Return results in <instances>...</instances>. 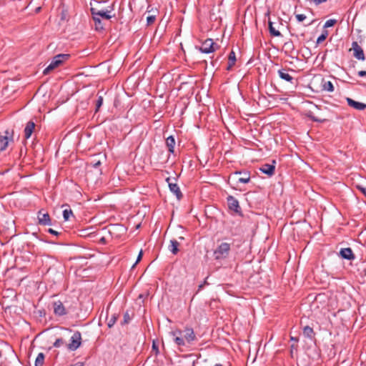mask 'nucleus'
<instances>
[{"mask_svg": "<svg viewBox=\"0 0 366 366\" xmlns=\"http://www.w3.org/2000/svg\"><path fill=\"white\" fill-rule=\"evenodd\" d=\"M228 59H229V61H228V66L227 67V70L229 71L232 68V66L234 65L235 61H236L235 53L233 51H232L229 53Z\"/></svg>", "mask_w": 366, "mask_h": 366, "instance_id": "22", "label": "nucleus"}, {"mask_svg": "<svg viewBox=\"0 0 366 366\" xmlns=\"http://www.w3.org/2000/svg\"><path fill=\"white\" fill-rule=\"evenodd\" d=\"M152 349L156 352V354L157 355L159 353V349L158 347L155 345V343H153Z\"/></svg>", "mask_w": 366, "mask_h": 366, "instance_id": "41", "label": "nucleus"}, {"mask_svg": "<svg viewBox=\"0 0 366 366\" xmlns=\"http://www.w3.org/2000/svg\"><path fill=\"white\" fill-rule=\"evenodd\" d=\"M307 116L310 119H311L313 122H315L322 123L325 121V119H319V118L313 116L311 112H310Z\"/></svg>", "mask_w": 366, "mask_h": 366, "instance_id": "34", "label": "nucleus"}, {"mask_svg": "<svg viewBox=\"0 0 366 366\" xmlns=\"http://www.w3.org/2000/svg\"><path fill=\"white\" fill-rule=\"evenodd\" d=\"M81 344V335L79 331L74 332L70 339V343L67 345V348L70 351H75Z\"/></svg>", "mask_w": 366, "mask_h": 366, "instance_id": "4", "label": "nucleus"}, {"mask_svg": "<svg viewBox=\"0 0 366 366\" xmlns=\"http://www.w3.org/2000/svg\"><path fill=\"white\" fill-rule=\"evenodd\" d=\"M167 182H168L170 191L175 194L178 199H181L182 194L177 184L171 182L169 178L167 179Z\"/></svg>", "mask_w": 366, "mask_h": 366, "instance_id": "14", "label": "nucleus"}, {"mask_svg": "<svg viewBox=\"0 0 366 366\" xmlns=\"http://www.w3.org/2000/svg\"><path fill=\"white\" fill-rule=\"evenodd\" d=\"M291 340H295V341H297V339H296V338H294V337H291Z\"/></svg>", "mask_w": 366, "mask_h": 366, "instance_id": "48", "label": "nucleus"}, {"mask_svg": "<svg viewBox=\"0 0 366 366\" xmlns=\"http://www.w3.org/2000/svg\"><path fill=\"white\" fill-rule=\"evenodd\" d=\"M358 76L361 77L366 76V71H360L358 72Z\"/></svg>", "mask_w": 366, "mask_h": 366, "instance_id": "40", "label": "nucleus"}, {"mask_svg": "<svg viewBox=\"0 0 366 366\" xmlns=\"http://www.w3.org/2000/svg\"><path fill=\"white\" fill-rule=\"evenodd\" d=\"M166 145L168 147L169 153L173 154L174 152L175 139L173 136H169L166 139Z\"/></svg>", "mask_w": 366, "mask_h": 366, "instance_id": "20", "label": "nucleus"}, {"mask_svg": "<svg viewBox=\"0 0 366 366\" xmlns=\"http://www.w3.org/2000/svg\"><path fill=\"white\" fill-rule=\"evenodd\" d=\"M65 343L64 340L62 338H58L56 340V341L54 342L53 346L54 347H60L61 345H63Z\"/></svg>", "mask_w": 366, "mask_h": 366, "instance_id": "31", "label": "nucleus"}, {"mask_svg": "<svg viewBox=\"0 0 366 366\" xmlns=\"http://www.w3.org/2000/svg\"><path fill=\"white\" fill-rule=\"evenodd\" d=\"M71 214H72V211H71V209H64V210L63 211V217H64V220H66V221L69 220V217H70V215H71Z\"/></svg>", "mask_w": 366, "mask_h": 366, "instance_id": "30", "label": "nucleus"}, {"mask_svg": "<svg viewBox=\"0 0 366 366\" xmlns=\"http://www.w3.org/2000/svg\"><path fill=\"white\" fill-rule=\"evenodd\" d=\"M242 175L237 179L238 183L247 184L250 182V173L247 171H237L232 174L233 176Z\"/></svg>", "mask_w": 366, "mask_h": 366, "instance_id": "12", "label": "nucleus"}, {"mask_svg": "<svg viewBox=\"0 0 366 366\" xmlns=\"http://www.w3.org/2000/svg\"><path fill=\"white\" fill-rule=\"evenodd\" d=\"M340 255L342 258L347 260H353L355 258L352 249L350 247L341 249Z\"/></svg>", "mask_w": 366, "mask_h": 366, "instance_id": "17", "label": "nucleus"}, {"mask_svg": "<svg viewBox=\"0 0 366 366\" xmlns=\"http://www.w3.org/2000/svg\"><path fill=\"white\" fill-rule=\"evenodd\" d=\"M322 87L324 91L332 92L334 91V86L330 81H323Z\"/></svg>", "mask_w": 366, "mask_h": 366, "instance_id": "23", "label": "nucleus"}, {"mask_svg": "<svg viewBox=\"0 0 366 366\" xmlns=\"http://www.w3.org/2000/svg\"><path fill=\"white\" fill-rule=\"evenodd\" d=\"M218 46L213 41L212 39H206L199 47V51L202 53L210 54L216 51Z\"/></svg>", "mask_w": 366, "mask_h": 366, "instance_id": "5", "label": "nucleus"}, {"mask_svg": "<svg viewBox=\"0 0 366 366\" xmlns=\"http://www.w3.org/2000/svg\"><path fill=\"white\" fill-rule=\"evenodd\" d=\"M269 11H267L266 16H269Z\"/></svg>", "mask_w": 366, "mask_h": 366, "instance_id": "47", "label": "nucleus"}, {"mask_svg": "<svg viewBox=\"0 0 366 366\" xmlns=\"http://www.w3.org/2000/svg\"><path fill=\"white\" fill-rule=\"evenodd\" d=\"M142 251L141 250L139 253V255L137 257V261L135 262V263L133 264L132 267H134L136 266V264L142 259Z\"/></svg>", "mask_w": 366, "mask_h": 366, "instance_id": "39", "label": "nucleus"}, {"mask_svg": "<svg viewBox=\"0 0 366 366\" xmlns=\"http://www.w3.org/2000/svg\"><path fill=\"white\" fill-rule=\"evenodd\" d=\"M337 21L335 19H329L326 21L324 25V28H329L334 26L336 24Z\"/></svg>", "mask_w": 366, "mask_h": 366, "instance_id": "33", "label": "nucleus"}, {"mask_svg": "<svg viewBox=\"0 0 366 366\" xmlns=\"http://www.w3.org/2000/svg\"><path fill=\"white\" fill-rule=\"evenodd\" d=\"M227 202L228 207L231 211L234 212L236 214H242L241 207L239 204V201L232 195H229L227 197Z\"/></svg>", "mask_w": 366, "mask_h": 366, "instance_id": "6", "label": "nucleus"}, {"mask_svg": "<svg viewBox=\"0 0 366 366\" xmlns=\"http://www.w3.org/2000/svg\"><path fill=\"white\" fill-rule=\"evenodd\" d=\"M14 131L10 129L5 130L0 134V152L4 151L10 142H13Z\"/></svg>", "mask_w": 366, "mask_h": 366, "instance_id": "2", "label": "nucleus"}, {"mask_svg": "<svg viewBox=\"0 0 366 366\" xmlns=\"http://www.w3.org/2000/svg\"><path fill=\"white\" fill-rule=\"evenodd\" d=\"M184 239V238L183 237H182V236H181V237H179V240H183Z\"/></svg>", "mask_w": 366, "mask_h": 366, "instance_id": "45", "label": "nucleus"}, {"mask_svg": "<svg viewBox=\"0 0 366 366\" xmlns=\"http://www.w3.org/2000/svg\"><path fill=\"white\" fill-rule=\"evenodd\" d=\"M346 101L350 107H353L357 110L362 111L366 109V104L356 102L350 97H347Z\"/></svg>", "mask_w": 366, "mask_h": 366, "instance_id": "16", "label": "nucleus"}, {"mask_svg": "<svg viewBox=\"0 0 366 366\" xmlns=\"http://www.w3.org/2000/svg\"><path fill=\"white\" fill-rule=\"evenodd\" d=\"M111 11L107 9H98L96 8H91V13L92 16H95L98 18H102L107 20L110 19L112 17L111 15Z\"/></svg>", "mask_w": 366, "mask_h": 366, "instance_id": "7", "label": "nucleus"}, {"mask_svg": "<svg viewBox=\"0 0 366 366\" xmlns=\"http://www.w3.org/2000/svg\"><path fill=\"white\" fill-rule=\"evenodd\" d=\"M303 334L305 337L312 339L314 335L313 329L309 326H305L303 330Z\"/></svg>", "mask_w": 366, "mask_h": 366, "instance_id": "27", "label": "nucleus"}, {"mask_svg": "<svg viewBox=\"0 0 366 366\" xmlns=\"http://www.w3.org/2000/svg\"><path fill=\"white\" fill-rule=\"evenodd\" d=\"M117 320V316L114 314L112 315V317H110V319L107 322V326L109 328L112 327L115 324Z\"/></svg>", "mask_w": 366, "mask_h": 366, "instance_id": "28", "label": "nucleus"}, {"mask_svg": "<svg viewBox=\"0 0 366 366\" xmlns=\"http://www.w3.org/2000/svg\"><path fill=\"white\" fill-rule=\"evenodd\" d=\"M327 36V31H324L323 33L317 38V44H320L326 39Z\"/></svg>", "mask_w": 366, "mask_h": 366, "instance_id": "29", "label": "nucleus"}, {"mask_svg": "<svg viewBox=\"0 0 366 366\" xmlns=\"http://www.w3.org/2000/svg\"><path fill=\"white\" fill-rule=\"evenodd\" d=\"M202 287H203V285L202 284L199 285V290H198L199 291L200 290L202 289Z\"/></svg>", "mask_w": 366, "mask_h": 366, "instance_id": "44", "label": "nucleus"}, {"mask_svg": "<svg viewBox=\"0 0 366 366\" xmlns=\"http://www.w3.org/2000/svg\"><path fill=\"white\" fill-rule=\"evenodd\" d=\"M38 221L39 224L41 225H51V220L49 213H42V210H40L38 212Z\"/></svg>", "mask_w": 366, "mask_h": 366, "instance_id": "11", "label": "nucleus"}, {"mask_svg": "<svg viewBox=\"0 0 366 366\" xmlns=\"http://www.w3.org/2000/svg\"><path fill=\"white\" fill-rule=\"evenodd\" d=\"M128 318V315L127 314H125L124 315V321L127 322V319Z\"/></svg>", "mask_w": 366, "mask_h": 366, "instance_id": "43", "label": "nucleus"}, {"mask_svg": "<svg viewBox=\"0 0 366 366\" xmlns=\"http://www.w3.org/2000/svg\"><path fill=\"white\" fill-rule=\"evenodd\" d=\"M291 44V43H290V42H287V43H285V46H287V45H289V44Z\"/></svg>", "mask_w": 366, "mask_h": 366, "instance_id": "46", "label": "nucleus"}, {"mask_svg": "<svg viewBox=\"0 0 366 366\" xmlns=\"http://www.w3.org/2000/svg\"><path fill=\"white\" fill-rule=\"evenodd\" d=\"M69 57V54H59L56 55L51 61L48 66L44 69L43 74H48L51 71L59 66L64 61Z\"/></svg>", "mask_w": 366, "mask_h": 366, "instance_id": "1", "label": "nucleus"}, {"mask_svg": "<svg viewBox=\"0 0 366 366\" xmlns=\"http://www.w3.org/2000/svg\"><path fill=\"white\" fill-rule=\"evenodd\" d=\"M296 19L298 21H302L306 19V16L305 14H296Z\"/></svg>", "mask_w": 366, "mask_h": 366, "instance_id": "38", "label": "nucleus"}, {"mask_svg": "<svg viewBox=\"0 0 366 366\" xmlns=\"http://www.w3.org/2000/svg\"><path fill=\"white\" fill-rule=\"evenodd\" d=\"M93 17V19L94 21V24H95V29L97 31H102L104 29V25L101 21V19L100 18H98L95 16H92Z\"/></svg>", "mask_w": 366, "mask_h": 366, "instance_id": "24", "label": "nucleus"}, {"mask_svg": "<svg viewBox=\"0 0 366 366\" xmlns=\"http://www.w3.org/2000/svg\"><path fill=\"white\" fill-rule=\"evenodd\" d=\"M155 19H156L155 16H153V15L147 16V24L150 25V24H153L155 21Z\"/></svg>", "mask_w": 366, "mask_h": 366, "instance_id": "36", "label": "nucleus"}, {"mask_svg": "<svg viewBox=\"0 0 366 366\" xmlns=\"http://www.w3.org/2000/svg\"><path fill=\"white\" fill-rule=\"evenodd\" d=\"M272 164H263L261 168L259 169L260 171L265 174H267L268 176H272L274 174V169H275V163L276 162L274 160L272 161Z\"/></svg>", "mask_w": 366, "mask_h": 366, "instance_id": "13", "label": "nucleus"}, {"mask_svg": "<svg viewBox=\"0 0 366 366\" xmlns=\"http://www.w3.org/2000/svg\"><path fill=\"white\" fill-rule=\"evenodd\" d=\"M54 313L57 316H63L66 314V310L61 301L53 303Z\"/></svg>", "mask_w": 366, "mask_h": 366, "instance_id": "10", "label": "nucleus"}, {"mask_svg": "<svg viewBox=\"0 0 366 366\" xmlns=\"http://www.w3.org/2000/svg\"><path fill=\"white\" fill-rule=\"evenodd\" d=\"M269 31L271 35L274 36H280L282 35L278 30L275 29L271 21H269Z\"/></svg>", "mask_w": 366, "mask_h": 366, "instance_id": "26", "label": "nucleus"}, {"mask_svg": "<svg viewBox=\"0 0 366 366\" xmlns=\"http://www.w3.org/2000/svg\"><path fill=\"white\" fill-rule=\"evenodd\" d=\"M182 334L185 341L189 344L197 340L194 330L191 327H186L184 331H182Z\"/></svg>", "mask_w": 366, "mask_h": 366, "instance_id": "9", "label": "nucleus"}, {"mask_svg": "<svg viewBox=\"0 0 366 366\" xmlns=\"http://www.w3.org/2000/svg\"><path fill=\"white\" fill-rule=\"evenodd\" d=\"M179 242L177 239H173L170 240V244L168 247V249L172 252V254H177L179 252Z\"/></svg>", "mask_w": 366, "mask_h": 366, "instance_id": "19", "label": "nucleus"}, {"mask_svg": "<svg viewBox=\"0 0 366 366\" xmlns=\"http://www.w3.org/2000/svg\"><path fill=\"white\" fill-rule=\"evenodd\" d=\"M44 357L45 356L44 353H39L35 360V366H43L44 362Z\"/></svg>", "mask_w": 366, "mask_h": 366, "instance_id": "25", "label": "nucleus"}, {"mask_svg": "<svg viewBox=\"0 0 366 366\" xmlns=\"http://www.w3.org/2000/svg\"><path fill=\"white\" fill-rule=\"evenodd\" d=\"M48 232L50 233V234H54V235H57L59 233L58 232L55 231L54 229H49Z\"/></svg>", "mask_w": 366, "mask_h": 366, "instance_id": "42", "label": "nucleus"}, {"mask_svg": "<svg viewBox=\"0 0 366 366\" xmlns=\"http://www.w3.org/2000/svg\"><path fill=\"white\" fill-rule=\"evenodd\" d=\"M103 104V97L102 96H99L96 102V112L99 109Z\"/></svg>", "mask_w": 366, "mask_h": 366, "instance_id": "32", "label": "nucleus"}, {"mask_svg": "<svg viewBox=\"0 0 366 366\" xmlns=\"http://www.w3.org/2000/svg\"><path fill=\"white\" fill-rule=\"evenodd\" d=\"M357 189L360 191L364 195L365 197H366V187H365L364 186L362 185H357L356 186Z\"/></svg>", "mask_w": 366, "mask_h": 366, "instance_id": "37", "label": "nucleus"}, {"mask_svg": "<svg viewBox=\"0 0 366 366\" xmlns=\"http://www.w3.org/2000/svg\"><path fill=\"white\" fill-rule=\"evenodd\" d=\"M278 74L282 79L292 83L293 77L286 72L284 69L278 70Z\"/></svg>", "mask_w": 366, "mask_h": 366, "instance_id": "21", "label": "nucleus"}, {"mask_svg": "<svg viewBox=\"0 0 366 366\" xmlns=\"http://www.w3.org/2000/svg\"><path fill=\"white\" fill-rule=\"evenodd\" d=\"M101 161L100 160H92L91 162H90V164L92 166V167L94 168H98L100 165H101Z\"/></svg>", "mask_w": 366, "mask_h": 366, "instance_id": "35", "label": "nucleus"}, {"mask_svg": "<svg viewBox=\"0 0 366 366\" xmlns=\"http://www.w3.org/2000/svg\"><path fill=\"white\" fill-rule=\"evenodd\" d=\"M35 128V124L32 121H29L27 122L25 129H24V137L25 139H28L30 138L31 135L32 134L34 129Z\"/></svg>", "mask_w": 366, "mask_h": 366, "instance_id": "18", "label": "nucleus"}, {"mask_svg": "<svg viewBox=\"0 0 366 366\" xmlns=\"http://www.w3.org/2000/svg\"><path fill=\"white\" fill-rule=\"evenodd\" d=\"M230 250V244L227 242H222L214 250V255L215 259H222L226 258Z\"/></svg>", "mask_w": 366, "mask_h": 366, "instance_id": "3", "label": "nucleus"}, {"mask_svg": "<svg viewBox=\"0 0 366 366\" xmlns=\"http://www.w3.org/2000/svg\"><path fill=\"white\" fill-rule=\"evenodd\" d=\"M352 48L353 49V56L358 60L364 61L365 59L363 49L358 44L357 41H353L352 44Z\"/></svg>", "mask_w": 366, "mask_h": 366, "instance_id": "8", "label": "nucleus"}, {"mask_svg": "<svg viewBox=\"0 0 366 366\" xmlns=\"http://www.w3.org/2000/svg\"><path fill=\"white\" fill-rule=\"evenodd\" d=\"M171 335L174 337V342L179 346H184L186 345V341L184 338L179 337L182 335V331L177 330L175 331H172Z\"/></svg>", "mask_w": 366, "mask_h": 366, "instance_id": "15", "label": "nucleus"}]
</instances>
